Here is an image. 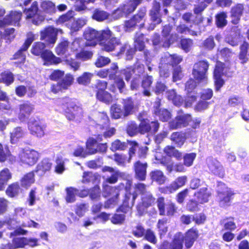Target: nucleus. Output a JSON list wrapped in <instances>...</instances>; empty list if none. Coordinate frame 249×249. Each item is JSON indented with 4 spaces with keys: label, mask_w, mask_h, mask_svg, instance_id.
Here are the masks:
<instances>
[{
    "label": "nucleus",
    "mask_w": 249,
    "mask_h": 249,
    "mask_svg": "<svg viewBox=\"0 0 249 249\" xmlns=\"http://www.w3.org/2000/svg\"><path fill=\"white\" fill-rule=\"evenodd\" d=\"M37 3L36 1L33 2L31 7L25 11L27 18H32V22L36 25L39 24L44 19L38 13Z\"/></svg>",
    "instance_id": "9d476101"
},
{
    "label": "nucleus",
    "mask_w": 249,
    "mask_h": 249,
    "mask_svg": "<svg viewBox=\"0 0 249 249\" xmlns=\"http://www.w3.org/2000/svg\"><path fill=\"white\" fill-rule=\"evenodd\" d=\"M25 135L23 129L20 127L15 128L10 133V141L12 143H17Z\"/></svg>",
    "instance_id": "4be33fe9"
},
{
    "label": "nucleus",
    "mask_w": 249,
    "mask_h": 249,
    "mask_svg": "<svg viewBox=\"0 0 249 249\" xmlns=\"http://www.w3.org/2000/svg\"><path fill=\"white\" fill-rule=\"evenodd\" d=\"M146 167V163H142L140 161H138L135 164L136 176L139 179L142 180L145 178Z\"/></svg>",
    "instance_id": "5701e85b"
},
{
    "label": "nucleus",
    "mask_w": 249,
    "mask_h": 249,
    "mask_svg": "<svg viewBox=\"0 0 249 249\" xmlns=\"http://www.w3.org/2000/svg\"><path fill=\"white\" fill-rule=\"evenodd\" d=\"M21 13L17 11L11 12L2 20H0V28H4L9 25H18L21 18Z\"/></svg>",
    "instance_id": "1a4fd4ad"
},
{
    "label": "nucleus",
    "mask_w": 249,
    "mask_h": 249,
    "mask_svg": "<svg viewBox=\"0 0 249 249\" xmlns=\"http://www.w3.org/2000/svg\"><path fill=\"white\" fill-rule=\"evenodd\" d=\"M45 48L44 43L41 42H37L35 43L32 47L31 52L35 55H40L44 52V49Z\"/></svg>",
    "instance_id": "a18cd8bd"
},
{
    "label": "nucleus",
    "mask_w": 249,
    "mask_h": 249,
    "mask_svg": "<svg viewBox=\"0 0 249 249\" xmlns=\"http://www.w3.org/2000/svg\"><path fill=\"white\" fill-rule=\"evenodd\" d=\"M137 193L142 194V206L139 205L137 207L138 210L142 213L144 208L151 206L154 203L155 199L150 193L146 192L145 187L143 184L140 183L136 185L135 192L132 194L133 201L136 199Z\"/></svg>",
    "instance_id": "7ed1b4c3"
},
{
    "label": "nucleus",
    "mask_w": 249,
    "mask_h": 249,
    "mask_svg": "<svg viewBox=\"0 0 249 249\" xmlns=\"http://www.w3.org/2000/svg\"><path fill=\"white\" fill-rule=\"evenodd\" d=\"M14 79V76L10 71H4L0 74V81L6 85H9L12 83Z\"/></svg>",
    "instance_id": "c03bdc74"
},
{
    "label": "nucleus",
    "mask_w": 249,
    "mask_h": 249,
    "mask_svg": "<svg viewBox=\"0 0 249 249\" xmlns=\"http://www.w3.org/2000/svg\"><path fill=\"white\" fill-rule=\"evenodd\" d=\"M28 128L31 134L38 138H42L45 135V127L36 121H30Z\"/></svg>",
    "instance_id": "dca6fc26"
},
{
    "label": "nucleus",
    "mask_w": 249,
    "mask_h": 249,
    "mask_svg": "<svg viewBox=\"0 0 249 249\" xmlns=\"http://www.w3.org/2000/svg\"><path fill=\"white\" fill-rule=\"evenodd\" d=\"M33 106L29 102L23 103L20 104L17 110L18 119L21 121H24L34 110Z\"/></svg>",
    "instance_id": "f8f14e48"
},
{
    "label": "nucleus",
    "mask_w": 249,
    "mask_h": 249,
    "mask_svg": "<svg viewBox=\"0 0 249 249\" xmlns=\"http://www.w3.org/2000/svg\"><path fill=\"white\" fill-rule=\"evenodd\" d=\"M168 98L169 100H172L173 103L176 106H180L182 103L181 97L177 95L174 90L168 92Z\"/></svg>",
    "instance_id": "8fccbe9b"
},
{
    "label": "nucleus",
    "mask_w": 249,
    "mask_h": 249,
    "mask_svg": "<svg viewBox=\"0 0 249 249\" xmlns=\"http://www.w3.org/2000/svg\"><path fill=\"white\" fill-rule=\"evenodd\" d=\"M41 8L46 12L53 13L55 12V4L49 0L43 1L41 3Z\"/></svg>",
    "instance_id": "37998d69"
},
{
    "label": "nucleus",
    "mask_w": 249,
    "mask_h": 249,
    "mask_svg": "<svg viewBox=\"0 0 249 249\" xmlns=\"http://www.w3.org/2000/svg\"><path fill=\"white\" fill-rule=\"evenodd\" d=\"M220 187L221 190L218 191V194L219 204L222 207H225L229 204L234 194L230 188L225 185H221Z\"/></svg>",
    "instance_id": "0eeeda50"
},
{
    "label": "nucleus",
    "mask_w": 249,
    "mask_h": 249,
    "mask_svg": "<svg viewBox=\"0 0 249 249\" xmlns=\"http://www.w3.org/2000/svg\"><path fill=\"white\" fill-rule=\"evenodd\" d=\"M68 42L64 41L60 43L55 48V53L59 55L65 54L68 50Z\"/></svg>",
    "instance_id": "603ef678"
},
{
    "label": "nucleus",
    "mask_w": 249,
    "mask_h": 249,
    "mask_svg": "<svg viewBox=\"0 0 249 249\" xmlns=\"http://www.w3.org/2000/svg\"><path fill=\"white\" fill-rule=\"evenodd\" d=\"M191 116L188 114H183L178 116L175 120L170 123V127L176 129L186 125L191 120Z\"/></svg>",
    "instance_id": "6ab92c4d"
},
{
    "label": "nucleus",
    "mask_w": 249,
    "mask_h": 249,
    "mask_svg": "<svg viewBox=\"0 0 249 249\" xmlns=\"http://www.w3.org/2000/svg\"><path fill=\"white\" fill-rule=\"evenodd\" d=\"M145 16V12H142L135 15L133 18L127 21L125 23L126 30H129L137 23L141 22Z\"/></svg>",
    "instance_id": "b1692460"
},
{
    "label": "nucleus",
    "mask_w": 249,
    "mask_h": 249,
    "mask_svg": "<svg viewBox=\"0 0 249 249\" xmlns=\"http://www.w3.org/2000/svg\"><path fill=\"white\" fill-rule=\"evenodd\" d=\"M51 166L52 164L48 160H43L37 165L36 172H37L39 175L42 176L46 172L49 171Z\"/></svg>",
    "instance_id": "c85d7f7f"
},
{
    "label": "nucleus",
    "mask_w": 249,
    "mask_h": 249,
    "mask_svg": "<svg viewBox=\"0 0 249 249\" xmlns=\"http://www.w3.org/2000/svg\"><path fill=\"white\" fill-rule=\"evenodd\" d=\"M126 147V146L124 142H122L119 140H117L112 142L110 149L112 151H115L118 150H124Z\"/></svg>",
    "instance_id": "69168bd1"
},
{
    "label": "nucleus",
    "mask_w": 249,
    "mask_h": 249,
    "mask_svg": "<svg viewBox=\"0 0 249 249\" xmlns=\"http://www.w3.org/2000/svg\"><path fill=\"white\" fill-rule=\"evenodd\" d=\"M160 8V4L159 2H155L152 10L150 12V15L152 19L156 23L160 22V19L158 16Z\"/></svg>",
    "instance_id": "79ce46f5"
},
{
    "label": "nucleus",
    "mask_w": 249,
    "mask_h": 249,
    "mask_svg": "<svg viewBox=\"0 0 249 249\" xmlns=\"http://www.w3.org/2000/svg\"><path fill=\"white\" fill-rule=\"evenodd\" d=\"M23 49V47L17 52L13 56V59L15 60H17V61L16 63H24L25 60L26 55L25 53H23L25 52Z\"/></svg>",
    "instance_id": "680f3d73"
},
{
    "label": "nucleus",
    "mask_w": 249,
    "mask_h": 249,
    "mask_svg": "<svg viewBox=\"0 0 249 249\" xmlns=\"http://www.w3.org/2000/svg\"><path fill=\"white\" fill-rule=\"evenodd\" d=\"M187 181V177L185 176L177 178L167 188L165 193H172L185 185Z\"/></svg>",
    "instance_id": "aec40b11"
},
{
    "label": "nucleus",
    "mask_w": 249,
    "mask_h": 249,
    "mask_svg": "<svg viewBox=\"0 0 249 249\" xmlns=\"http://www.w3.org/2000/svg\"><path fill=\"white\" fill-rule=\"evenodd\" d=\"M101 134L98 135H100V137L102 138L103 136L105 138H110L114 135L116 130L113 127H108V125H105L102 127V128L97 129Z\"/></svg>",
    "instance_id": "4c0bfd02"
},
{
    "label": "nucleus",
    "mask_w": 249,
    "mask_h": 249,
    "mask_svg": "<svg viewBox=\"0 0 249 249\" xmlns=\"http://www.w3.org/2000/svg\"><path fill=\"white\" fill-rule=\"evenodd\" d=\"M35 181L34 174L30 172L25 175L21 179V183L22 186L29 187Z\"/></svg>",
    "instance_id": "a19ab883"
},
{
    "label": "nucleus",
    "mask_w": 249,
    "mask_h": 249,
    "mask_svg": "<svg viewBox=\"0 0 249 249\" xmlns=\"http://www.w3.org/2000/svg\"><path fill=\"white\" fill-rule=\"evenodd\" d=\"M27 238L25 237H17L13 240L12 245H7L9 249L22 248L26 246Z\"/></svg>",
    "instance_id": "473e14b6"
},
{
    "label": "nucleus",
    "mask_w": 249,
    "mask_h": 249,
    "mask_svg": "<svg viewBox=\"0 0 249 249\" xmlns=\"http://www.w3.org/2000/svg\"><path fill=\"white\" fill-rule=\"evenodd\" d=\"M96 122L97 129L102 128L105 125H108L109 124L108 118L105 113H99L96 118Z\"/></svg>",
    "instance_id": "cd10ccee"
},
{
    "label": "nucleus",
    "mask_w": 249,
    "mask_h": 249,
    "mask_svg": "<svg viewBox=\"0 0 249 249\" xmlns=\"http://www.w3.org/2000/svg\"><path fill=\"white\" fill-rule=\"evenodd\" d=\"M140 3L139 0H129L124 4L123 6H121L123 8V10L126 14L130 13L134 11L136 7Z\"/></svg>",
    "instance_id": "2f4dec72"
},
{
    "label": "nucleus",
    "mask_w": 249,
    "mask_h": 249,
    "mask_svg": "<svg viewBox=\"0 0 249 249\" xmlns=\"http://www.w3.org/2000/svg\"><path fill=\"white\" fill-rule=\"evenodd\" d=\"M72 155L75 157L83 158L88 156L86 150L81 146H78L75 147L73 150Z\"/></svg>",
    "instance_id": "052dcab7"
},
{
    "label": "nucleus",
    "mask_w": 249,
    "mask_h": 249,
    "mask_svg": "<svg viewBox=\"0 0 249 249\" xmlns=\"http://www.w3.org/2000/svg\"><path fill=\"white\" fill-rule=\"evenodd\" d=\"M41 57L43 64L46 66L58 64L62 61L61 58L55 56L52 52L48 50L44 51Z\"/></svg>",
    "instance_id": "2eb2a0df"
},
{
    "label": "nucleus",
    "mask_w": 249,
    "mask_h": 249,
    "mask_svg": "<svg viewBox=\"0 0 249 249\" xmlns=\"http://www.w3.org/2000/svg\"><path fill=\"white\" fill-rule=\"evenodd\" d=\"M96 122L97 129L102 128L105 125H108L109 124L108 118L105 113H99L96 118Z\"/></svg>",
    "instance_id": "bb28decb"
},
{
    "label": "nucleus",
    "mask_w": 249,
    "mask_h": 249,
    "mask_svg": "<svg viewBox=\"0 0 249 249\" xmlns=\"http://www.w3.org/2000/svg\"><path fill=\"white\" fill-rule=\"evenodd\" d=\"M110 62V59L107 57L103 56H98L94 64L97 68L103 67Z\"/></svg>",
    "instance_id": "6e6d98bb"
},
{
    "label": "nucleus",
    "mask_w": 249,
    "mask_h": 249,
    "mask_svg": "<svg viewBox=\"0 0 249 249\" xmlns=\"http://www.w3.org/2000/svg\"><path fill=\"white\" fill-rule=\"evenodd\" d=\"M93 75L92 73L85 72L77 78V81L79 84L87 85L90 83Z\"/></svg>",
    "instance_id": "58836bf2"
},
{
    "label": "nucleus",
    "mask_w": 249,
    "mask_h": 249,
    "mask_svg": "<svg viewBox=\"0 0 249 249\" xmlns=\"http://www.w3.org/2000/svg\"><path fill=\"white\" fill-rule=\"evenodd\" d=\"M198 231L194 229L189 230L184 236L178 233L175 236L173 243L170 245V249H182V243L184 242L187 248H190L198 237Z\"/></svg>",
    "instance_id": "f03ea898"
},
{
    "label": "nucleus",
    "mask_w": 249,
    "mask_h": 249,
    "mask_svg": "<svg viewBox=\"0 0 249 249\" xmlns=\"http://www.w3.org/2000/svg\"><path fill=\"white\" fill-rule=\"evenodd\" d=\"M223 224L225 230L232 231L234 230L236 228L235 223L231 219H228L224 220Z\"/></svg>",
    "instance_id": "774afa93"
},
{
    "label": "nucleus",
    "mask_w": 249,
    "mask_h": 249,
    "mask_svg": "<svg viewBox=\"0 0 249 249\" xmlns=\"http://www.w3.org/2000/svg\"><path fill=\"white\" fill-rule=\"evenodd\" d=\"M107 86V82L105 81L99 82L97 86L98 90L96 96L98 100L106 103H109L112 101L111 95L107 91H105Z\"/></svg>",
    "instance_id": "9b49d317"
},
{
    "label": "nucleus",
    "mask_w": 249,
    "mask_h": 249,
    "mask_svg": "<svg viewBox=\"0 0 249 249\" xmlns=\"http://www.w3.org/2000/svg\"><path fill=\"white\" fill-rule=\"evenodd\" d=\"M97 177L91 172H84L83 175L82 182L83 183H95Z\"/></svg>",
    "instance_id": "3c124183"
},
{
    "label": "nucleus",
    "mask_w": 249,
    "mask_h": 249,
    "mask_svg": "<svg viewBox=\"0 0 249 249\" xmlns=\"http://www.w3.org/2000/svg\"><path fill=\"white\" fill-rule=\"evenodd\" d=\"M86 22L87 20L85 18H78L76 20H74L72 18L69 28L73 31H77L83 27L86 24Z\"/></svg>",
    "instance_id": "c9c22d12"
},
{
    "label": "nucleus",
    "mask_w": 249,
    "mask_h": 249,
    "mask_svg": "<svg viewBox=\"0 0 249 249\" xmlns=\"http://www.w3.org/2000/svg\"><path fill=\"white\" fill-rule=\"evenodd\" d=\"M196 157V154L191 153L185 154L183 157L184 165L187 167L191 166Z\"/></svg>",
    "instance_id": "bf43d9fd"
},
{
    "label": "nucleus",
    "mask_w": 249,
    "mask_h": 249,
    "mask_svg": "<svg viewBox=\"0 0 249 249\" xmlns=\"http://www.w3.org/2000/svg\"><path fill=\"white\" fill-rule=\"evenodd\" d=\"M106 191L109 190L110 192V193H113L114 194V196H115V198H112L108 200L105 204V207L106 208H109L113 207L117 204V196L118 195V190L116 188H110L109 187H107L105 188Z\"/></svg>",
    "instance_id": "c756f323"
},
{
    "label": "nucleus",
    "mask_w": 249,
    "mask_h": 249,
    "mask_svg": "<svg viewBox=\"0 0 249 249\" xmlns=\"http://www.w3.org/2000/svg\"><path fill=\"white\" fill-rule=\"evenodd\" d=\"M20 161L23 164L29 166L34 165L37 161L39 154L36 150L31 149L22 150L19 153Z\"/></svg>",
    "instance_id": "39448f33"
},
{
    "label": "nucleus",
    "mask_w": 249,
    "mask_h": 249,
    "mask_svg": "<svg viewBox=\"0 0 249 249\" xmlns=\"http://www.w3.org/2000/svg\"><path fill=\"white\" fill-rule=\"evenodd\" d=\"M93 56V53L90 51H82L75 54L77 59L82 61H86L91 58Z\"/></svg>",
    "instance_id": "4d7b16f0"
},
{
    "label": "nucleus",
    "mask_w": 249,
    "mask_h": 249,
    "mask_svg": "<svg viewBox=\"0 0 249 249\" xmlns=\"http://www.w3.org/2000/svg\"><path fill=\"white\" fill-rule=\"evenodd\" d=\"M171 139L178 146L180 147L184 144L186 137L184 133L175 132L172 134Z\"/></svg>",
    "instance_id": "72a5a7b5"
},
{
    "label": "nucleus",
    "mask_w": 249,
    "mask_h": 249,
    "mask_svg": "<svg viewBox=\"0 0 249 249\" xmlns=\"http://www.w3.org/2000/svg\"><path fill=\"white\" fill-rule=\"evenodd\" d=\"M62 34V30L49 26L40 32V39L46 42L47 46L53 47L57 40V34Z\"/></svg>",
    "instance_id": "20e7f679"
},
{
    "label": "nucleus",
    "mask_w": 249,
    "mask_h": 249,
    "mask_svg": "<svg viewBox=\"0 0 249 249\" xmlns=\"http://www.w3.org/2000/svg\"><path fill=\"white\" fill-rule=\"evenodd\" d=\"M151 177L153 180H155L159 184H162L165 180V177L160 171L152 172L151 173Z\"/></svg>",
    "instance_id": "864d4df0"
},
{
    "label": "nucleus",
    "mask_w": 249,
    "mask_h": 249,
    "mask_svg": "<svg viewBox=\"0 0 249 249\" xmlns=\"http://www.w3.org/2000/svg\"><path fill=\"white\" fill-rule=\"evenodd\" d=\"M208 67V64L205 61H200L195 64L193 72L195 78L198 81L205 80Z\"/></svg>",
    "instance_id": "6e6552de"
},
{
    "label": "nucleus",
    "mask_w": 249,
    "mask_h": 249,
    "mask_svg": "<svg viewBox=\"0 0 249 249\" xmlns=\"http://www.w3.org/2000/svg\"><path fill=\"white\" fill-rule=\"evenodd\" d=\"M66 200L68 203H72L75 200V197L77 194V190L72 187H69L66 189Z\"/></svg>",
    "instance_id": "ea45409f"
},
{
    "label": "nucleus",
    "mask_w": 249,
    "mask_h": 249,
    "mask_svg": "<svg viewBox=\"0 0 249 249\" xmlns=\"http://www.w3.org/2000/svg\"><path fill=\"white\" fill-rule=\"evenodd\" d=\"M73 16V12L69 11L67 14L60 16L57 20V24H65L68 27H70Z\"/></svg>",
    "instance_id": "7c9ffc66"
},
{
    "label": "nucleus",
    "mask_w": 249,
    "mask_h": 249,
    "mask_svg": "<svg viewBox=\"0 0 249 249\" xmlns=\"http://www.w3.org/2000/svg\"><path fill=\"white\" fill-rule=\"evenodd\" d=\"M73 81V77L72 75L70 74H67L61 82L56 85L52 86L51 90L53 92L57 93L60 90L67 89L72 84Z\"/></svg>",
    "instance_id": "f3484780"
},
{
    "label": "nucleus",
    "mask_w": 249,
    "mask_h": 249,
    "mask_svg": "<svg viewBox=\"0 0 249 249\" xmlns=\"http://www.w3.org/2000/svg\"><path fill=\"white\" fill-rule=\"evenodd\" d=\"M100 33L94 29L88 28L85 31L84 37L86 39V46H94L100 40Z\"/></svg>",
    "instance_id": "ddd939ff"
},
{
    "label": "nucleus",
    "mask_w": 249,
    "mask_h": 249,
    "mask_svg": "<svg viewBox=\"0 0 249 249\" xmlns=\"http://www.w3.org/2000/svg\"><path fill=\"white\" fill-rule=\"evenodd\" d=\"M19 190L18 184H13L9 186L6 190V194L10 197H14L18 193Z\"/></svg>",
    "instance_id": "e2e57ef3"
},
{
    "label": "nucleus",
    "mask_w": 249,
    "mask_h": 249,
    "mask_svg": "<svg viewBox=\"0 0 249 249\" xmlns=\"http://www.w3.org/2000/svg\"><path fill=\"white\" fill-rule=\"evenodd\" d=\"M102 49L107 52H110L114 50L119 45V41L116 38H111L107 42H103L101 43Z\"/></svg>",
    "instance_id": "393cba45"
},
{
    "label": "nucleus",
    "mask_w": 249,
    "mask_h": 249,
    "mask_svg": "<svg viewBox=\"0 0 249 249\" xmlns=\"http://www.w3.org/2000/svg\"><path fill=\"white\" fill-rule=\"evenodd\" d=\"M92 18L98 21H102L106 19L110 21V16L103 11H95L92 15Z\"/></svg>",
    "instance_id": "09e8293b"
},
{
    "label": "nucleus",
    "mask_w": 249,
    "mask_h": 249,
    "mask_svg": "<svg viewBox=\"0 0 249 249\" xmlns=\"http://www.w3.org/2000/svg\"><path fill=\"white\" fill-rule=\"evenodd\" d=\"M65 170L64 161L61 159L58 158L56 160L55 172L57 174H61Z\"/></svg>",
    "instance_id": "0e129e2a"
},
{
    "label": "nucleus",
    "mask_w": 249,
    "mask_h": 249,
    "mask_svg": "<svg viewBox=\"0 0 249 249\" xmlns=\"http://www.w3.org/2000/svg\"><path fill=\"white\" fill-rule=\"evenodd\" d=\"M102 139L100 135H98L97 139L92 137L89 138L86 142V151L88 156L93 155L97 153V141H101Z\"/></svg>",
    "instance_id": "a211bd4d"
},
{
    "label": "nucleus",
    "mask_w": 249,
    "mask_h": 249,
    "mask_svg": "<svg viewBox=\"0 0 249 249\" xmlns=\"http://www.w3.org/2000/svg\"><path fill=\"white\" fill-rule=\"evenodd\" d=\"M164 152L170 157H174L177 159H180L181 158L182 154L175 147L168 146L164 148Z\"/></svg>",
    "instance_id": "de8ad7c7"
},
{
    "label": "nucleus",
    "mask_w": 249,
    "mask_h": 249,
    "mask_svg": "<svg viewBox=\"0 0 249 249\" xmlns=\"http://www.w3.org/2000/svg\"><path fill=\"white\" fill-rule=\"evenodd\" d=\"M56 110L63 112L69 120H78L83 114V110L80 104L75 100L61 99L57 102Z\"/></svg>",
    "instance_id": "f257e3e1"
},
{
    "label": "nucleus",
    "mask_w": 249,
    "mask_h": 249,
    "mask_svg": "<svg viewBox=\"0 0 249 249\" xmlns=\"http://www.w3.org/2000/svg\"><path fill=\"white\" fill-rule=\"evenodd\" d=\"M226 71L224 64L220 62H217L213 72V78L216 90H219L224 84V80L222 77L226 73Z\"/></svg>",
    "instance_id": "423d86ee"
},
{
    "label": "nucleus",
    "mask_w": 249,
    "mask_h": 249,
    "mask_svg": "<svg viewBox=\"0 0 249 249\" xmlns=\"http://www.w3.org/2000/svg\"><path fill=\"white\" fill-rule=\"evenodd\" d=\"M207 166L211 173L220 177H223L224 176V168L217 160L211 159H208Z\"/></svg>",
    "instance_id": "4468645a"
},
{
    "label": "nucleus",
    "mask_w": 249,
    "mask_h": 249,
    "mask_svg": "<svg viewBox=\"0 0 249 249\" xmlns=\"http://www.w3.org/2000/svg\"><path fill=\"white\" fill-rule=\"evenodd\" d=\"M125 14H126L123 10V8L120 7L114 11L111 16H110V21L118 19L122 17Z\"/></svg>",
    "instance_id": "338daca9"
},
{
    "label": "nucleus",
    "mask_w": 249,
    "mask_h": 249,
    "mask_svg": "<svg viewBox=\"0 0 249 249\" xmlns=\"http://www.w3.org/2000/svg\"><path fill=\"white\" fill-rule=\"evenodd\" d=\"M159 234L160 236L165 234L167 231V220L165 219L159 220L157 224Z\"/></svg>",
    "instance_id": "5fc2aeb1"
},
{
    "label": "nucleus",
    "mask_w": 249,
    "mask_h": 249,
    "mask_svg": "<svg viewBox=\"0 0 249 249\" xmlns=\"http://www.w3.org/2000/svg\"><path fill=\"white\" fill-rule=\"evenodd\" d=\"M159 128V124L157 122H152L150 124L146 121H143L140 124L139 130L141 133H144L152 131L156 132Z\"/></svg>",
    "instance_id": "412c9836"
},
{
    "label": "nucleus",
    "mask_w": 249,
    "mask_h": 249,
    "mask_svg": "<svg viewBox=\"0 0 249 249\" xmlns=\"http://www.w3.org/2000/svg\"><path fill=\"white\" fill-rule=\"evenodd\" d=\"M227 15L224 12L217 14L216 16V23L218 27H223L227 24Z\"/></svg>",
    "instance_id": "13d9d810"
},
{
    "label": "nucleus",
    "mask_w": 249,
    "mask_h": 249,
    "mask_svg": "<svg viewBox=\"0 0 249 249\" xmlns=\"http://www.w3.org/2000/svg\"><path fill=\"white\" fill-rule=\"evenodd\" d=\"M197 201L200 203L207 202L211 196V193L205 187L202 188L196 194H195Z\"/></svg>",
    "instance_id": "a878e982"
},
{
    "label": "nucleus",
    "mask_w": 249,
    "mask_h": 249,
    "mask_svg": "<svg viewBox=\"0 0 249 249\" xmlns=\"http://www.w3.org/2000/svg\"><path fill=\"white\" fill-rule=\"evenodd\" d=\"M111 113L112 116L114 119H119L123 116H126L124 110L123 111L120 106L115 105L111 107Z\"/></svg>",
    "instance_id": "49530a36"
},
{
    "label": "nucleus",
    "mask_w": 249,
    "mask_h": 249,
    "mask_svg": "<svg viewBox=\"0 0 249 249\" xmlns=\"http://www.w3.org/2000/svg\"><path fill=\"white\" fill-rule=\"evenodd\" d=\"M243 10V6L242 4H237L231 9V16L234 19L232 22L234 24H236L239 19V17L242 14Z\"/></svg>",
    "instance_id": "e433bc0d"
},
{
    "label": "nucleus",
    "mask_w": 249,
    "mask_h": 249,
    "mask_svg": "<svg viewBox=\"0 0 249 249\" xmlns=\"http://www.w3.org/2000/svg\"><path fill=\"white\" fill-rule=\"evenodd\" d=\"M11 174L9 170L6 168L0 172V190L3 189V184L6 183L11 178Z\"/></svg>",
    "instance_id": "f704fd0d"
}]
</instances>
